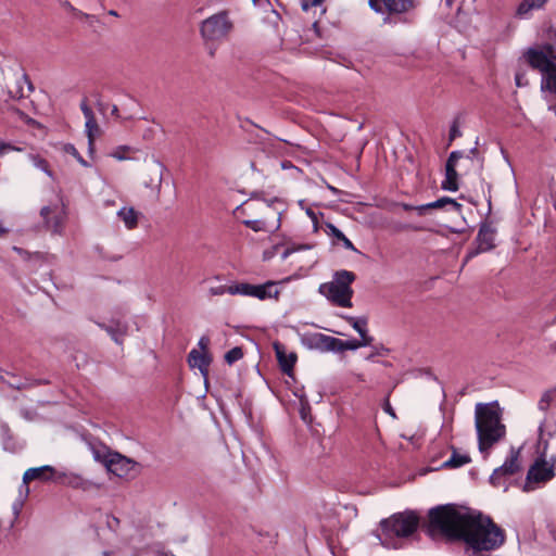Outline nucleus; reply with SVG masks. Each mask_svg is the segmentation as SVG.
Wrapping results in <instances>:
<instances>
[{
  "instance_id": "obj_12",
  "label": "nucleus",
  "mask_w": 556,
  "mask_h": 556,
  "mask_svg": "<svg viewBox=\"0 0 556 556\" xmlns=\"http://www.w3.org/2000/svg\"><path fill=\"white\" fill-rule=\"evenodd\" d=\"M462 151H453L447 157L445 164V179L442 181L441 187L443 190L457 191L458 186V173L456 170V163L463 157Z\"/></svg>"
},
{
  "instance_id": "obj_62",
  "label": "nucleus",
  "mask_w": 556,
  "mask_h": 556,
  "mask_svg": "<svg viewBox=\"0 0 556 556\" xmlns=\"http://www.w3.org/2000/svg\"><path fill=\"white\" fill-rule=\"evenodd\" d=\"M113 156L116 157L117 160H124V156L122 155V153L114 152Z\"/></svg>"
},
{
  "instance_id": "obj_44",
  "label": "nucleus",
  "mask_w": 556,
  "mask_h": 556,
  "mask_svg": "<svg viewBox=\"0 0 556 556\" xmlns=\"http://www.w3.org/2000/svg\"><path fill=\"white\" fill-rule=\"evenodd\" d=\"M198 345L200 348V352L202 353H210L208 352V345H210V338L206 336H203L200 338Z\"/></svg>"
},
{
  "instance_id": "obj_58",
  "label": "nucleus",
  "mask_w": 556,
  "mask_h": 556,
  "mask_svg": "<svg viewBox=\"0 0 556 556\" xmlns=\"http://www.w3.org/2000/svg\"><path fill=\"white\" fill-rule=\"evenodd\" d=\"M8 440H10V437L8 438ZM4 448H5V450H9V451H11V452H13V451H14V447H13V446H10V441H5V442H4Z\"/></svg>"
},
{
  "instance_id": "obj_8",
  "label": "nucleus",
  "mask_w": 556,
  "mask_h": 556,
  "mask_svg": "<svg viewBox=\"0 0 556 556\" xmlns=\"http://www.w3.org/2000/svg\"><path fill=\"white\" fill-rule=\"evenodd\" d=\"M495 228H493L490 223L483 222L480 224L479 231L475 240L477 247L467 252L464 264L478 254L491 251L495 248Z\"/></svg>"
},
{
  "instance_id": "obj_17",
  "label": "nucleus",
  "mask_w": 556,
  "mask_h": 556,
  "mask_svg": "<svg viewBox=\"0 0 556 556\" xmlns=\"http://www.w3.org/2000/svg\"><path fill=\"white\" fill-rule=\"evenodd\" d=\"M98 326L105 330L117 344H123L124 337L128 330L127 324L113 319L110 324L102 323L98 324Z\"/></svg>"
},
{
  "instance_id": "obj_42",
  "label": "nucleus",
  "mask_w": 556,
  "mask_h": 556,
  "mask_svg": "<svg viewBox=\"0 0 556 556\" xmlns=\"http://www.w3.org/2000/svg\"><path fill=\"white\" fill-rule=\"evenodd\" d=\"M309 247L306 245V244H302V245H299V247H288L285 249V251L282 252L281 254V258L282 260H286L291 253L298 251V250H303V249H308Z\"/></svg>"
},
{
  "instance_id": "obj_27",
  "label": "nucleus",
  "mask_w": 556,
  "mask_h": 556,
  "mask_svg": "<svg viewBox=\"0 0 556 556\" xmlns=\"http://www.w3.org/2000/svg\"><path fill=\"white\" fill-rule=\"evenodd\" d=\"M115 452L111 451L106 446L92 447V454L94 460L101 463L105 468L108 467V459L113 458Z\"/></svg>"
},
{
  "instance_id": "obj_9",
  "label": "nucleus",
  "mask_w": 556,
  "mask_h": 556,
  "mask_svg": "<svg viewBox=\"0 0 556 556\" xmlns=\"http://www.w3.org/2000/svg\"><path fill=\"white\" fill-rule=\"evenodd\" d=\"M520 468L519 450L511 447L509 456L506 458L504 464L492 472L490 483L494 486H500L502 484V478L514 476L520 470Z\"/></svg>"
},
{
  "instance_id": "obj_38",
  "label": "nucleus",
  "mask_w": 556,
  "mask_h": 556,
  "mask_svg": "<svg viewBox=\"0 0 556 556\" xmlns=\"http://www.w3.org/2000/svg\"><path fill=\"white\" fill-rule=\"evenodd\" d=\"M92 97L96 99V105L100 113L104 114L109 109V104L103 102L101 99V94L98 91L92 92Z\"/></svg>"
},
{
  "instance_id": "obj_20",
  "label": "nucleus",
  "mask_w": 556,
  "mask_h": 556,
  "mask_svg": "<svg viewBox=\"0 0 556 556\" xmlns=\"http://www.w3.org/2000/svg\"><path fill=\"white\" fill-rule=\"evenodd\" d=\"M548 0H522L516 9L515 16L526 17L531 11L543 9Z\"/></svg>"
},
{
  "instance_id": "obj_56",
  "label": "nucleus",
  "mask_w": 556,
  "mask_h": 556,
  "mask_svg": "<svg viewBox=\"0 0 556 556\" xmlns=\"http://www.w3.org/2000/svg\"><path fill=\"white\" fill-rule=\"evenodd\" d=\"M111 114L113 116H115L116 118L119 117V114H118V108L116 105H112V110H111Z\"/></svg>"
},
{
  "instance_id": "obj_59",
  "label": "nucleus",
  "mask_w": 556,
  "mask_h": 556,
  "mask_svg": "<svg viewBox=\"0 0 556 556\" xmlns=\"http://www.w3.org/2000/svg\"><path fill=\"white\" fill-rule=\"evenodd\" d=\"M64 7H65L66 9H68V10H71V11H74V10H75V9H74V7H73L68 1H65Z\"/></svg>"
},
{
  "instance_id": "obj_22",
  "label": "nucleus",
  "mask_w": 556,
  "mask_h": 556,
  "mask_svg": "<svg viewBox=\"0 0 556 556\" xmlns=\"http://www.w3.org/2000/svg\"><path fill=\"white\" fill-rule=\"evenodd\" d=\"M52 208L50 206H43L40 210V216L43 219V224L47 230L52 231L53 233L60 232L61 229V220L58 216H52Z\"/></svg>"
},
{
  "instance_id": "obj_32",
  "label": "nucleus",
  "mask_w": 556,
  "mask_h": 556,
  "mask_svg": "<svg viewBox=\"0 0 556 556\" xmlns=\"http://www.w3.org/2000/svg\"><path fill=\"white\" fill-rule=\"evenodd\" d=\"M63 151L67 154L73 155L84 167H90V164L80 155V153L77 151L74 144L65 143L63 146Z\"/></svg>"
},
{
  "instance_id": "obj_52",
  "label": "nucleus",
  "mask_w": 556,
  "mask_h": 556,
  "mask_svg": "<svg viewBox=\"0 0 556 556\" xmlns=\"http://www.w3.org/2000/svg\"><path fill=\"white\" fill-rule=\"evenodd\" d=\"M306 214L312 218V220H313L314 225H317L318 219H317V215H316V213H315L312 208H308V210L306 211Z\"/></svg>"
},
{
  "instance_id": "obj_53",
  "label": "nucleus",
  "mask_w": 556,
  "mask_h": 556,
  "mask_svg": "<svg viewBox=\"0 0 556 556\" xmlns=\"http://www.w3.org/2000/svg\"><path fill=\"white\" fill-rule=\"evenodd\" d=\"M479 155V151H478V148L477 147H473L470 151H469V155L467 156L468 159L470 157H477Z\"/></svg>"
},
{
  "instance_id": "obj_64",
  "label": "nucleus",
  "mask_w": 556,
  "mask_h": 556,
  "mask_svg": "<svg viewBox=\"0 0 556 556\" xmlns=\"http://www.w3.org/2000/svg\"><path fill=\"white\" fill-rule=\"evenodd\" d=\"M109 13H110V15L117 16V12L114 10H111Z\"/></svg>"
},
{
  "instance_id": "obj_41",
  "label": "nucleus",
  "mask_w": 556,
  "mask_h": 556,
  "mask_svg": "<svg viewBox=\"0 0 556 556\" xmlns=\"http://www.w3.org/2000/svg\"><path fill=\"white\" fill-rule=\"evenodd\" d=\"M80 110L85 116V118H88V117H92L94 116L93 114V111L91 110V108L88 105V102H87V99H83V101L80 102Z\"/></svg>"
},
{
  "instance_id": "obj_51",
  "label": "nucleus",
  "mask_w": 556,
  "mask_h": 556,
  "mask_svg": "<svg viewBox=\"0 0 556 556\" xmlns=\"http://www.w3.org/2000/svg\"><path fill=\"white\" fill-rule=\"evenodd\" d=\"M309 410V406L308 404L306 403L305 405H302V408H301V417L304 421H306V416H307V412Z\"/></svg>"
},
{
  "instance_id": "obj_63",
  "label": "nucleus",
  "mask_w": 556,
  "mask_h": 556,
  "mask_svg": "<svg viewBox=\"0 0 556 556\" xmlns=\"http://www.w3.org/2000/svg\"><path fill=\"white\" fill-rule=\"evenodd\" d=\"M161 181H162V173H161V170H160V172H159V177H157V182H159V185L161 184Z\"/></svg>"
},
{
  "instance_id": "obj_16",
  "label": "nucleus",
  "mask_w": 556,
  "mask_h": 556,
  "mask_svg": "<svg viewBox=\"0 0 556 556\" xmlns=\"http://www.w3.org/2000/svg\"><path fill=\"white\" fill-rule=\"evenodd\" d=\"M213 361L211 353H202L195 349L191 350L188 354L187 362L191 368H198L207 382L208 368Z\"/></svg>"
},
{
  "instance_id": "obj_43",
  "label": "nucleus",
  "mask_w": 556,
  "mask_h": 556,
  "mask_svg": "<svg viewBox=\"0 0 556 556\" xmlns=\"http://www.w3.org/2000/svg\"><path fill=\"white\" fill-rule=\"evenodd\" d=\"M230 286H218L210 289L212 295H223L229 293Z\"/></svg>"
},
{
  "instance_id": "obj_49",
  "label": "nucleus",
  "mask_w": 556,
  "mask_h": 556,
  "mask_svg": "<svg viewBox=\"0 0 556 556\" xmlns=\"http://www.w3.org/2000/svg\"><path fill=\"white\" fill-rule=\"evenodd\" d=\"M546 529L548 530V533L553 540L556 542V523H546Z\"/></svg>"
},
{
  "instance_id": "obj_11",
  "label": "nucleus",
  "mask_w": 556,
  "mask_h": 556,
  "mask_svg": "<svg viewBox=\"0 0 556 556\" xmlns=\"http://www.w3.org/2000/svg\"><path fill=\"white\" fill-rule=\"evenodd\" d=\"M555 476L554 464H548L545 455L542 454L535 459L534 464L530 467L527 473V480L533 482H547Z\"/></svg>"
},
{
  "instance_id": "obj_21",
  "label": "nucleus",
  "mask_w": 556,
  "mask_h": 556,
  "mask_svg": "<svg viewBox=\"0 0 556 556\" xmlns=\"http://www.w3.org/2000/svg\"><path fill=\"white\" fill-rule=\"evenodd\" d=\"M139 215L140 213L134 207H122L117 212L118 218L124 222L126 228L129 230L137 228Z\"/></svg>"
},
{
  "instance_id": "obj_61",
  "label": "nucleus",
  "mask_w": 556,
  "mask_h": 556,
  "mask_svg": "<svg viewBox=\"0 0 556 556\" xmlns=\"http://www.w3.org/2000/svg\"><path fill=\"white\" fill-rule=\"evenodd\" d=\"M8 232L7 229L3 228V226L0 224V238L3 237Z\"/></svg>"
},
{
  "instance_id": "obj_15",
  "label": "nucleus",
  "mask_w": 556,
  "mask_h": 556,
  "mask_svg": "<svg viewBox=\"0 0 556 556\" xmlns=\"http://www.w3.org/2000/svg\"><path fill=\"white\" fill-rule=\"evenodd\" d=\"M55 469L52 466L45 465L41 467L29 468L24 472L23 476V484L22 488L25 489V496L29 493V482L38 480V481H49L53 478Z\"/></svg>"
},
{
  "instance_id": "obj_4",
  "label": "nucleus",
  "mask_w": 556,
  "mask_h": 556,
  "mask_svg": "<svg viewBox=\"0 0 556 556\" xmlns=\"http://www.w3.org/2000/svg\"><path fill=\"white\" fill-rule=\"evenodd\" d=\"M233 24L227 11H220L202 21L200 34L204 41H222L232 30Z\"/></svg>"
},
{
  "instance_id": "obj_55",
  "label": "nucleus",
  "mask_w": 556,
  "mask_h": 556,
  "mask_svg": "<svg viewBox=\"0 0 556 556\" xmlns=\"http://www.w3.org/2000/svg\"><path fill=\"white\" fill-rule=\"evenodd\" d=\"M7 375L10 377V381L11 382H22L20 379L16 378V376L14 374H10V372H7ZM24 382H28L27 380H25Z\"/></svg>"
},
{
  "instance_id": "obj_19",
  "label": "nucleus",
  "mask_w": 556,
  "mask_h": 556,
  "mask_svg": "<svg viewBox=\"0 0 556 556\" xmlns=\"http://www.w3.org/2000/svg\"><path fill=\"white\" fill-rule=\"evenodd\" d=\"M451 457L442 464L441 468L455 469L471 462V458L468 454H459L455 446L451 445Z\"/></svg>"
},
{
  "instance_id": "obj_46",
  "label": "nucleus",
  "mask_w": 556,
  "mask_h": 556,
  "mask_svg": "<svg viewBox=\"0 0 556 556\" xmlns=\"http://www.w3.org/2000/svg\"><path fill=\"white\" fill-rule=\"evenodd\" d=\"M24 505V502L23 500H17L14 504H13V514H14V519H17L18 518V515L22 510V507Z\"/></svg>"
},
{
  "instance_id": "obj_5",
  "label": "nucleus",
  "mask_w": 556,
  "mask_h": 556,
  "mask_svg": "<svg viewBox=\"0 0 556 556\" xmlns=\"http://www.w3.org/2000/svg\"><path fill=\"white\" fill-rule=\"evenodd\" d=\"M368 4L376 13H388L384 23H390L393 16H401L414 11L418 5V0H369Z\"/></svg>"
},
{
  "instance_id": "obj_10",
  "label": "nucleus",
  "mask_w": 556,
  "mask_h": 556,
  "mask_svg": "<svg viewBox=\"0 0 556 556\" xmlns=\"http://www.w3.org/2000/svg\"><path fill=\"white\" fill-rule=\"evenodd\" d=\"M301 343L309 350L333 352L336 338L320 332H305L301 334Z\"/></svg>"
},
{
  "instance_id": "obj_29",
  "label": "nucleus",
  "mask_w": 556,
  "mask_h": 556,
  "mask_svg": "<svg viewBox=\"0 0 556 556\" xmlns=\"http://www.w3.org/2000/svg\"><path fill=\"white\" fill-rule=\"evenodd\" d=\"M343 319L346 320L353 327V329L358 332V334L367 330L368 319L366 316H343Z\"/></svg>"
},
{
  "instance_id": "obj_36",
  "label": "nucleus",
  "mask_w": 556,
  "mask_h": 556,
  "mask_svg": "<svg viewBox=\"0 0 556 556\" xmlns=\"http://www.w3.org/2000/svg\"><path fill=\"white\" fill-rule=\"evenodd\" d=\"M15 250L24 256L26 260H35L36 262H42L46 260V256L40 252L29 253L27 251H24L22 249L15 248Z\"/></svg>"
},
{
  "instance_id": "obj_1",
  "label": "nucleus",
  "mask_w": 556,
  "mask_h": 556,
  "mask_svg": "<svg viewBox=\"0 0 556 556\" xmlns=\"http://www.w3.org/2000/svg\"><path fill=\"white\" fill-rule=\"evenodd\" d=\"M420 523H379L372 531L380 544L401 548L404 540H418ZM426 534L438 543L464 542L473 554L498 548L505 542V532L496 523H421Z\"/></svg>"
},
{
  "instance_id": "obj_45",
  "label": "nucleus",
  "mask_w": 556,
  "mask_h": 556,
  "mask_svg": "<svg viewBox=\"0 0 556 556\" xmlns=\"http://www.w3.org/2000/svg\"><path fill=\"white\" fill-rule=\"evenodd\" d=\"M36 165L41 168L45 173L51 176V172L49 170V163L45 159H38Z\"/></svg>"
},
{
  "instance_id": "obj_14",
  "label": "nucleus",
  "mask_w": 556,
  "mask_h": 556,
  "mask_svg": "<svg viewBox=\"0 0 556 556\" xmlns=\"http://www.w3.org/2000/svg\"><path fill=\"white\" fill-rule=\"evenodd\" d=\"M273 348L275 350L280 370L285 375L293 377L294 365L298 361V355L294 352L287 354L286 346L278 341L273 343Z\"/></svg>"
},
{
  "instance_id": "obj_39",
  "label": "nucleus",
  "mask_w": 556,
  "mask_h": 556,
  "mask_svg": "<svg viewBox=\"0 0 556 556\" xmlns=\"http://www.w3.org/2000/svg\"><path fill=\"white\" fill-rule=\"evenodd\" d=\"M390 352V350L382 344L380 346H374L372 352L367 356L368 361L374 359L376 356L386 355Z\"/></svg>"
},
{
  "instance_id": "obj_47",
  "label": "nucleus",
  "mask_w": 556,
  "mask_h": 556,
  "mask_svg": "<svg viewBox=\"0 0 556 556\" xmlns=\"http://www.w3.org/2000/svg\"><path fill=\"white\" fill-rule=\"evenodd\" d=\"M314 0H301V7L303 11H308L313 7H317L320 2H313Z\"/></svg>"
},
{
  "instance_id": "obj_57",
  "label": "nucleus",
  "mask_w": 556,
  "mask_h": 556,
  "mask_svg": "<svg viewBox=\"0 0 556 556\" xmlns=\"http://www.w3.org/2000/svg\"><path fill=\"white\" fill-rule=\"evenodd\" d=\"M402 207L405 210V211H414L415 206L414 205H410V204H407V203H403L402 204Z\"/></svg>"
},
{
  "instance_id": "obj_6",
  "label": "nucleus",
  "mask_w": 556,
  "mask_h": 556,
  "mask_svg": "<svg viewBox=\"0 0 556 556\" xmlns=\"http://www.w3.org/2000/svg\"><path fill=\"white\" fill-rule=\"evenodd\" d=\"M113 458L108 459L106 470L118 478L135 479L140 473V465L116 452Z\"/></svg>"
},
{
  "instance_id": "obj_37",
  "label": "nucleus",
  "mask_w": 556,
  "mask_h": 556,
  "mask_svg": "<svg viewBox=\"0 0 556 556\" xmlns=\"http://www.w3.org/2000/svg\"><path fill=\"white\" fill-rule=\"evenodd\" d=\"M515 83L517 87H527L529 85L527 73L522 70H518L515 73Z\"/></svg>"
},
{
  "instance_id": "obj_33",
  "label": "nucleus",
  "mask_w": 556,
  "mask_h": 556,
  "mask_svg": "<svg viewBox=\"0 0 556 556\" xmlns=\"http://www.w3.org/2000/svg\"><path fill=\"white\" fill-rule=\"evenodd\" d=\"M242 224L255 232L266 231V223L263 219H244Z\"/></svg>"
},
{
  "instance_id": "obj_13",
  "label": "nucleus",
  "mask_w": 556,
  "mask_h": 556,
  "mask_svg": "<svg viewBox=\"0 0 556 556\" xmlns=\"http://www.w3.org/2000/svg\"><path fill=\"white\" fill-rule=\"evenodd\" d=\"M318 292L326 296L332 304L340 307H352V298L342 291L336 283L325 282L318 288Z\"/></svg>"
},
{
  "instance_id": "obj_23",
  "label": "nucleus",
  "mask_w": 556,
  "mask_h": 556,
  "mask_svg": "<svg viewBox=\"0 0 556 556\" xmlns=\"http://www.w3.org/2000/svg\"><path fill=\"white\" fill-rule=\"evenodd\" d=\"M326 232L329 236H331L332 238H334L336 240L342 242V244L345 249L354 251V252H358V250L355 248V245L352 243V241L349 238H346V236L339 228H337L333 224L326 223Z\"/></svg>"
},
{
  "instance_id": "obj_35",
  "label": "nucleus",
  "mask_w": 556,
  "mask_h": 556,
  "mask_svg": "<svg viewBox=\"0 0 556 556\" xmlns=\"http://www.w3.org/2000/svg\"><path fill=\"white\" fill-rule=\"evenodd\" d=\"M462 136V131L459 130V117H455L448 134V142H453L456 138Z\"/></svg>"
},
{
  "instance_id": "obj_30",
  "label": "nucleus",
  "mask_w": 556,
  "mask_h": 556,
  "mask_svg": "<svg viewBox=\"0 0 556 556\" xmlns=\"http://www.w3.org/2000/svg\"><path fill=\"white\" fill-rule=\"evenodd\" d=\"M0 382L5 383L10 388L15 389V390H20V391L28 389V388H30V387H33L35 384H47L48 383L47 380H37V381H35V383H30V382H11L3 375H0Z\"/></svg>"
},
{
  "instance_id": "obj_60",
  "label": "nucleus",
  "mask_w": 556,
  "mask_h": 556,
  "mask_svg": "<svg viewBox=\"0 0 556 556\" xmlns=\"http://www.w3.org/2000/svg\"><path fill=\"white\" fill-rule=\"evenodd\" d=\"M313 28H314V30L316 31V34H317V35H319L318 22H314V23H313Z\"/></svg>"
},
{
  "instance_id": "obj_54",
  "label": "nucleus",
  "mask_w": 556,
  "mask_h": 556,
  "mask_svg": "<svg viewBox=\"0 0 556 556\" xmlns=\"http://www.w3.org/2000/svg\"><path fill=\"white\" fill-rule=\"evenodd\" d=\"M553 392V409L556 410V388L552 390ZM555 427H556V418L553 420Z\"/></svg>"
},
{
  "instance_id": "obj_50",
  "label": "nucleus",
  "mask_w": 556,
  "mask_h": 556,
  "mask_svg": "<svg viewBox=\"0 0 556 556\" xmlns=\"http://www.w3.org/2000/svg\"><path fill=\"white\" fill-rule=\"evenodd\" d=\"M428 210H429L428 203L427 204L417 205L414 208V211H416L418 213V215H420V216L425 215Z\"/></svg>"
},
{
  "instance_id": "obj_24",
  "label": "nucleus",
  "mask_w": 556,
  "mask_h": 556,
  "mask_svg": "<svg viewBox=\"0 0 556 556\" xmlns=\"http://www.w3.org/2000/svg\"><path fill=\"white\" fill-rule=\"evenodd\" d=\"M380 521H424L417 510L406 509L402 513H395L389 518H383Z\"/></svg>"
},
{
  "instance_id": "obj_48",
  "label": "nucleus",
  "mask_w": 556,
  "mask_h": 556,
  "mask_svg": "<svg viewBox=\"0 0 556 556\" xmlns=\"http://www.w3.org/2000/svg\"><path fill=\"white\" fill-rule=\"evenodd\" d=\"M383 410L387 414H389L390 416H392L393 418H396V414H395L394 409L392 408L388 397L384 401Z\"/></svg>"
},
{
  "instance_id": "obj_2",
  "label": "nucleus",
  "mask_w": 556,
  "mask_h": 556,
  "mask_svg": "<svg viewBox=\"0 0 556 556\" xmlns=\"http://www.w3.org/2000/svg\"><path fill=\"white\" fill-rule=\"evenodd\" d=\"M476 429L480 452L488 451L505 435L497 402L477 404Z\"/></svg>"
},
{
  "instance_id": "obj_7",
  "label": "nucleus",
  "mask_w": 556,
  "mask_h": 556,
  "mask_svg": "<svg viewBox=\"0 0 556 556\" xmlns=\"http://www.w3.org/2000/svg\"><path fill=\"white\" fill-rule=\"evenodd\" d=\"M276 286L275 281H267L264 285H251L248 282H240L230 286L229 294L236 295H248L254 296L260 300H265L269 298L278 299L279 291L275 290L271 292V288Z\"/></svg>"
},
{
  "instance_id": "obj_28",
  "label": "nucleus",
  "mask_w": 556,
  "mask_h": 556,
  "mask_svg": "<svg viewBox=\"0 0 556 556\" xmlns=\"http://www.w3.org/2000/svg\"><path fill=\"white\" fill-rule=\"evenodd\" d=\"M333 352H344V351H355L361 348L357 339L343 341L341 339L336 338V343L333 344Z\"/></svg>"
},
{
  "instance_id": "obj_34",
  "label": "nucleus",
  "mask_w": 556,
  "mask_h": 556,
  "mask_svg": "<svg viewBox=\"0 0 556 556\" xmlns=\"http://www.w3.org/2000/svg\"><path fill=\"white\" fill-rule=\"evenodd\" d=\"M548 408H552L553 409V392L552 390L549 391H546L540 402H539V409L541 410H547Z\"/></svg>"
},
{
  "instance_id": "obj_40",
  "label": "nucleus",
  "mask_w": 556,
  "mask_h": 556,
  "mask_svg": "<svg viewBox=\"0 0 556 556\" xmlns=\"http://www.w3.org/2000/svg\"><path fill=\"white\" fill-rule=\"evenodd\" d=\"M361 340H358L361 346L371 345L374 337L368 334V330L359 333Z\"/></svg>"
},
{
  "instance_id": "obj_3",
  "label": "nucleus",
  "mask_w": 556,
  "mask_h": 556,
  "mask_svg": "<svg viewBox=\"0 0 556 556\" xmlns=\"http://www.w3.org/2000/svg\"><path fill=\"white\" fill-rule=\"evenodd\" d=\"M427 521H493V519L480 510L450 503L430 508Z\"/></svg>"
},
{
  "instance_id": "obj_25",
  "label": "nucleus",
  "mask_w": 556,
  "mask_h": 556,
  "mask_svg": "<svg viewBox=\"0 0 556 556\" xmlns=\"http://www.w3.org/2000/svg\"><path fill=\"white\" fill-rule=\"evenodd\" d=\"M85 127L88 137L89 151L92 152L94 138L100 132L96 116L86 118Z\"/></svg>"
},
{
  "instance_id": "obj_26",
  "label": "nucleus",
  "mask_w": 556,
  "mask_h": 556,
  "mask_svg": "<svg viewBox=\"0 0 556 556\" xmlns=\"http://www.w3.org/2000/svg\"><path fill=\"white\" fill-rule=\"evenodd\" d=\"M450 205L454 211L460 213L462 212V204L458 203L456 200L448 198V197H442L433 202L428 203L429 210L433 208H443L445 206Z\"/></svg>"
},
{
  "instance_id": "obj_31",
  "label": "nucleus",
  "mask_w": 556,
  "mask_h": 556,
  "mask_svg": "<svg viewBox=\"0 0 556 556\" xmlns=\"http://www.w3.org/2000/svg\"><path fill=\"white\" fill-rule=\"evenodd\" d=\"M243 355V349L241 346H235L224 355V359L228 365H232L240 361Z\"/></svg>"
},
{
  "instance_id": "obj_18",
  "label": "nucleus",
  "mask_w": 556,
  "mask_h": 556,
  "mask_svg": "<svg viewBox=\"0 0 556 556\" xmlns=\"http://www.w3.org/2000/svg\"><path fill=\"white\" fill-rule=\"evenodd\" d=\"M355 279L356 275L353 271L341 269L334 273L332 282L352 298L354 291L351 285L355 281Z\"/></svg>"
}]
</instances>
